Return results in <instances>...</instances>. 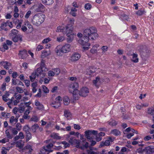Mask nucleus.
Returning a JSON list of instances; mask_svg holds the SVG:
<instances>
[{
    "label": "nucleus",
    "mask_w": 154,
    "mask_h": 154,
    "mask_svg": "<svg viewBox=\"0 0 154 154\" xmlns=\"http://www.w3.org/2000/svg\"><path fill=\"white\" fill-rule=\"evenodd\" d=\"M16 89L17 92L20 93H22L24 92L22 88L19 87H17L16 88Z\"/></svg>",
    "instance_id": "52"
},
{
    "label": "nucleus",
    "mask_w": 154,
    "mask_h": 154,
    "mask_svg": "<svg viewBox=\"0 0 154 154\" xmlns=\"http://www.w3.org/2000/svg\"><path fill=\"white\" fill-rule=\"evenodd\" d=\"M115 121V120H110L108 122L109 124L112 126H115L116 125Z\"/></svg>",
    "instance_id": "50"
},
{
    "label": "nucleus",
    "mask_w": 154,
    "mask_h": 154,
    "mask_svg": "<svg viewBox=\"0 0 154 154\" xmlns=\"http://www.w3.org/2000/svg\"><path fill=\"white\" fill-rule=\"evenodd\" d=\"M45 18V16L43 14H36L33 17L32 22L35 24L40 25L44 22Z\"/></svg>",
    "instance_id": "3"
},
{
    "label": "nucleus",
    "mask_w": 154,
    "mask_h": 154,
    "mask_svg": "<svg viewBox=\"0 0 154 154\" xmlns=\"http://www.w3.org/2000/svg\"><path fill=\"white\" fill-rule=\"evenodd\" d=\"M61 143L64 145L63 147L65 149L69 146V144L66 141H62Z\"/></svg>",
    "instance_id": "49"
},
{
    "label": "nucleus",
    "mask_w": 154,
    "mask_h": 154,
    "mask_svg": "<svg viewBox=\"0 0 154 154\" xmlns=\"http://www.w3.org/2000/svg\"><path fill=\"white\" fill-rule=\"evenodd\" d=\"M18 55L20 58L22 59H25L28 56L27 52L24 49L20 51Z\"/></svg>",
    "instance_id": "12"
},
{
    "label": "nucleus",
    "mask_w": 154,
    "mask_h": 154,
    "mask_svg": "<svg viewBox=\"0 0 154 154\" xmlns=\"http://www.w3.org/2000/svg\"><path fill=\"white\" fill-rule=\"evenodd\" d=\"M113 140L110 137L109 140H106L104 142H102L100 146H108L110 144V142H112Z\"/></svg>",
    "instance_id": "20"
},
{
    "label": "nucleus",
    "mask_w": 154,
    "mask_h": 154,
    "mask_svg": "<svg viewBox=\"0 0 154 154\" xmlns=\"http://www.w3.org/2000/svg\"><path fill=\"white\" fill-rule=\"evenodd\" d=\"M80 54L77 53H75L72 54L70 58V60L72 61L78 60L80 58Z\"/></svg>",
    "instance_id": "16"
},
{
    "label": "nucleus",
    "mask_w": 154,
    "mask_h": 154,
    "mask_svg": "<svg viewBox=\"0 0 154 154\" xmlns=\"http://www.w3.org/2000/svg\"><path fill=\"white\" fill-rule=\"evenodd\" d=\"M37 85V83L36 82H33L32 84V92L34 93H35L37 91V89L36 88Z\"/></svg>",
    "instance_id": "29"
},
{
    "label": "nucleus",
    "mask_w": 154,
    "mask_h": 154,
    "mask_svg": "<svg viewBox=\"0 0 154 154\" xmlns=\"http://www.w3.org/2000/svg\"><path fill=\"white\" fill-rule=\"evenodd\" d=\"M89 92L88 88L86 87H83L81 89L80 92L81 95L83 97H86L88 95Z\"/></svg>",
    "instance_id": "15"
},
{
    "label": "nucleus",
    "mask_w": 154,
    "mask_h": 154,
    "mask_svg": "<svg viewBox=\"0 0 154 154\" xmlns=\"http://www.w3.org/2000/svg\"><path fill=\"white\" fill-rule=\"evenodd\" d=\"M38 127L39 126L38 124H35L32 126L31 129L33 132H35Z\"/></svg>",
    "instance_id": "38"
},
{
    "label": "nucleus",
    "mask_w": 154,
    "mask_h": 154,
    "mask_svg": "<svg viewBox=\"0 0 154 154\" xmlns=\"http://www.w3.org/2000/svg\"><path fill=\"white\" fill-rule=\"evenodd\" d=\"M64 104L66 105H68L69 103V100L68 97H65L63 100Z\"/></svg>",
    "instance_id": "40"
},
{
    "label": "nucleus",
    "mask_w": 154,
    "mask_h": 154,
    "mask_svg": "<svg viewBox=\"0 0 154 154\" xmlns=\"http://www.w3.org/2000/svg\"><path fill=\"white\" fill-rule=\"evenodd\" d=\"M73 27L71 24L67 25L65 27V30L66 33V36L67 37H70L72 36V32L73 30Z\"/></svg>",
    "instance_id": "8"
},
{
    "label": "nucleus",
    "mask_w": 154,
    "mask_h": 154,
    "mask_svg": "<svg viewBox=\"0 0 154 154\" xmlns=\"http://www.w3.org/2000/svg\"><path fill=\"white\" fill-rule=\"evenodd\" d=\"M96 140L97 142L100 141L102 139V137L99 134H97L96 135Z\"/></svg>",
    "instance_id": "59"
},
{
    "label": "nucleus",
    "mask_w": 154,
    "mask_h": 154,
    "mask_svg": "<svg viewBox=\"0 0 154 154\" xmlns=\"http://www.w3.org/2000/svg\"><path fill=\"white\" fill-rule=\"evenodd\" d=\"M6 84L5 83H3L1 87V89L3 91H4L6 89Z\"/></svg>",
    "instance_id": "63"
},
{
    "label": "nucleus",
    "mask_w": 154,
    "mask_h": 154,
    "mask_svg": "<svg viewBox=\"0 0 154 154\" xmlns=\"http://www.w3.org/2000/svg\"><path fill=\"white\" fill-rule=\"evenodd\" d=\"M31 120L32 121L37 122L38 121V119L36 116H33L31 119Z\"/></svg>",
    "instance_id": "60"
},
{
    "label": "nucleus",
    "mask_w": 154,
    "mask_h": 154,
    "mask_svg": "<svg viewBox=\"0 0 154 154\" xmlns=\"http://www.w3.org/2000/svg\"><path fill=\"white\" fill-rule=\"evenodd\" d=\"M0 65L3 66L4 68L8 70L11 66V64L9 62L7 61H3L0 62Z\"/></svg>",
    "instance_id": "14"
},
{
    "label": "nucleus",
    "mask_w": 154,
    "mask_h": 154,
    "mask_svg": "<svg viewBox=\"0 0 154 154\" xmlns=\"http://www.w3.org/2000/svg\"><path fill=\"white\" fill-rule=\"evenodd\" d=\"M42 88L43 91L45 93H48L49 92V91L47 87L45 85H42Z\"/></svg>",
    "instance_id": "53"
},
{
    "label": "nucleus",
    "mask_w": 154,
    "mask_h": 154,
    "mask_svg": "<svg viewBox=\"0 0 154 154\" xmlns=\"http://www.w3.org/2000/svg\"><path fill=\"white\" fill-rule=\"evenodd\" d=\"M131 55L132 57L131 60L134 63H137L139 60V59L138 58V55L137 54L133 53Z\"/></svg>",
    "instance_id": "21"
},
{
    "label": "nucleus",
    "mask_w": 154,
    "mask_h": 154,
    "mask_svg": "<svg viewBox=\"0 0 154 154\" xmlns=\"http://www.w3.org/2000/svg\"><path fill=\"white\" fill-rule=\"evenodd\" d=\"M40 75L41 77H42V75L39 74L38 72H37V71L36 72L32 73L31 75L29 76L30 80L31 82H33L34 81L35 79L36 78V76H39Z\"/></svg>",
    "instance_id": "17"
},
{
    "label": "nucleus",
    "mask_w": 154,
    "mask_h": 154,
    "mask_svg": "<svg viewBox=\"0 0 154 154\" xmlns=\"http://www.w3.org/2000/svg\"><path fill=\"white\" fill-rule=\"evenodd\" d=\"M42 3L45 5H49L54 2L53 0H41Z\"/></svg>",
    "instance_id": "24"
},
{
    "label": "nucleus",
    "mask_w": 154,
    "mask_h": 154,
    "mask_svg": "<svg viewBox=\"0 0 154 154\" xmlns=\"http://www.w3.org/2000/svg\"><path fill=\"white\" fill-rule=\"evenodd\" d=\"M97 131L95 130H88L85 132L86 137L87 139L91 140L94 137L93 135H96L97 134Z\"/></svg>",
    "instance_id": "6"
},
{
    "label": "nucleus",
    "mask_w": 154,
    "mask_h": 154,
    "mask_svg": "<svg viewBox=\"0 0 154 154\" xmlns=\"http://www.w3.org/2000/svg\"><path fill=\"white\" fill-rule=\"evenodd\" d=\"M101 49L102 51V53L104 54L108 51V47L106 46H103L102 47Z\"/></svg>",
    "instance_id": "43"
},
{
    "label": "nucleus",
    "mask_w": 154,
    "mask_h": 154,
    "mask_svg": "<svg viewBox=\"0 0 154 154\" xmlns=\"http://www.w3.org/2000/svg\"><path fill=\"white\" fill-rule=\"evenodd\" d=\"M75 139L74 137H69V138L68 139V141L69 143L71 144H72L75 143Z\"/></svg>",
    "instance_id": "39"
},
{
    "label": "nucleus",
    "mask_w": 154,
    "mask_h": 154,
    "mask_svg": "<svg viewBox=\"0 0 154 154\" xmlns=\"http://www.w3.org/2000/svg\"><path fill=\"white\" fill-rule=\"evenodd\" d=\"M9 139L7 138H5L1 140V143H5L6 142H9Z\"/></svg>",
    "instance_id": "61"
},
{
    "label": "nucleus",
    "mask_w": 154,
    "mask_h": 154,
    "mask_svg": "<svg viewBox=\"0 0 154 154\" xmlns=\"http://www.w3.org/2000/svg\"><path fill=\"white\" fill-rule=\"evenodd\" d=\"M96 28L91 27L85 29L83 32V35L84 37L87 38V39L94 40L98 36Z\"/></svg>",
    "instance_id": "1"
},
{
    "label": "nucleus",
    "mask_w": 154,
    "mask_h": 154,
    "mask_svg": "<svg viewBox=\"0 0 154 154\" xmlns=\"http://www.w3.org/2000/svg\"><path fill=\"white\" fill-rule=\"evenodd\" d=\"M16 146L20 149L23 148V144L22 143L21 140L17 141L16 142Z\"/></svg>",
    "instance_id": "31"
},
{
    "label": "nucleus",
    "mask_w": 154,
    "mask_h": 154,
    "mask_svg": "<svg viewBox=\"0 0 154 154\" xmlns=\"http://www.w3.org/2000/svg\"><path fill=\"white\" fill-rule=\"evenodd\" d=\"M89 39H87V38L85 37L82 38H79L78 40V42L82 46H90V44L88 42Z\"/></svg>",
    "instance_id": "9"
},
{
    "label": "nucleus",
    "mask_w": 154,
    "mask_h": 154,
    "mask_svg": "<svg viewBox=\"0 0 154 154\" xmlns=\"http://www.w3.org/2000/svg\"><path fill=\"white\" fill-rule=\"evenodd\" d=\"M11 130L13 134L14 135H16L18 133V130L15 128H12Z\"/></svg>",
    "instance_id": "51"
},
{
    "label": "nucleus",
    "mask_w": 154,
    "mask_h": 154,
    "mask_svg": "<svg viewBox=\"0 0 154 154\" xmlns=\"http://www.w3.org/2000/svg\"><path fill=\"white\" fill-rule=\"evenodd\" d=\"M53 70L54 74L57 75H58L60 72V69L58 68L54 69Z\"/></svg>",
    "instance_id": "58"
},
{
    "label": "nucleus",
    "mask_w": 154,
    "mask_h": 154,
    "mask_svg": "<svg viewBox=\"0 0 154 154\" xmlns=\"http://www.w3.org/2000/svg\"><path fill=\"white\" fill-rule=\"evenodd\" d=\"M9 96V93L6 92L5 95L2 96V99L5 102H7L9 99L8 97Z\"/></svg>",
    "instance_id": "34"
},
{
    "label": "nucleus",
    "mask_w": 154,
    "mask_h": 154,
    "mask_svg": "<svg viewBox=\"0 0 154 154\" xmlns=\"http://www.w3.org/2000/svg\"><path fill=\"white\" fill-rule=\"evenodd\" d=\"M30 128L28 126H25L23 128V130L26 132V133L29 132Z\"/></svg>",
    "instance_id": "48"
},
{
    "label": "nucleus",
    "mask_w": 154,
    "mask_h": 154,
    "mask_svg": "<svg viewBox=\"0 0 154 154\" xmlns=\"http://www.w3.org/2000/svg\"><path fill=\"white\" fill-rule=\"evenodd\" d=\"M51 137L54 139L59 140L61 139V137L58 135V134L55 133H53L51 135Z\"/></svg>",
    "instance_id": "30"
},
{
    "label": "nucleus",
    "mask_w": 154,
    "mask_h": 154,
    "mask_svg": "<svg viewBox=\"0 0 154 154\" xmlns=\"http://www.w3.org/2000/svg\"><path fill=\"white\" fill-rule=\"evenodd\" d=\"M64 39V38L63 36H61L57 37V41L59 42H60L63 41Z\"/></svg>",
    "instance_id": "55"
},
{
    "label": "nucleus",
    "mask_w": 154,
    "mask_h": 154,
    "mask_svg": "<svg viewBox=\"0 0 154 154\" xmlns=\"http://www.w3.org/2000/svg\"><path fill=\"white\" fill-rule=\"evenodd\" d=\"M31 14V11H29L26 13V14L25 17L26 19H28L29 17V16Z\"/></svg>",
    "instance_id": "62"
},
{
    "label": "nucleus",
    "mask_w": 154,
    "mask_h": 154,
    "mask_svg": "<svg viewBox=\"0 0 154 154\" xmlns=\"http://www.w3.org/2000/svg\"><path fill=\"white\" fill-rule=\"evenodd\" d=\"M21 37L20 35H16L12 38V40L14 42H17L19 40H21Z\"/></svg>",
    "instance_id": "28"
},
{
    "label": "nucleus",
    "mask_w": 154,
    "mask_h": 154,
    "mask_svg": "<svg viewBox=\"0 0 154 154\" xmlns=\"http://www.w3.org/2000/svg\"><path fill=\"white\" fill-rule=\"evenodd\" d=\"M80 141L79 140H77L75 139V143L77 144L76 146V147L77 148H80L82 149H83V148L82 147V146H81L80 145Z\"/></svg>",
    "instance_id": "35"
},
{
    "label": "nucleus",
    "mask_w": 154,
    "mask_h": 154,
    "mask_svg": "<svg viewBox=\"0 0 154 154\" xmlns=\"http://www.w3.org/2000/svg\"><path fill=\"white\" fill-rule=\"evenodd\" d=\"M69 87L70 88H72L73 90H78L79 87V85L77 82H75L72 83L70 84Z\"/></svg>",
    "instance_id": "22"
},
{
    "label": "nucleus",
    "mask_w": 154,
    "mask_h": 154,
    "mask_svg": "<svg viewBox=\"0 0 154 154\" xmlns=\"http://www.w3.org/2000/svg\"><path fill=\"white\" fill-rule=\"evenodd\" d=\"M26 133V141L27 142L29 140L31 139L32 137V134L30 133V132H27Z\"/></svg>",
    "instance_id": "42"
},
{
    "label": "nucleus",
    "mask_w": 154,
    "mask_h": 154,
    "mask_svg": "<svg viewBox=\"0 0 154 154\" xmlns=\"http://www.w3.org/2000/svg\"><path fill=\"white\" fill-rule=\"evenodd\" d=\"M146 12L144 9L138 10L136 12V14L138 16H140L143 15Z\"/></svg>",
    "instance_id": "32"
},
{
    "label": "nucleus",
    "mask_w": 154,
    "mask_h": 154,
    "mask_svg": "<svg viewBox=\"0 0 154 154\" xmlns=\"http://www.w3.org/2000/svg\"><path fill=\"white\" fill-rule=\"evenodd\" d=\"M51 40V38H46L44 39L42 41V43L44 45L46 44H48V43L50 42Z\"/></svg>",
    "instance_id": "44"
},
{
    "label": "nucleus",
    "mask_w": 154,
    "mask_h": 154,
    "mask_svg": "<svg viewBox=\"0 0 154 154\" xmlns=\"http://www.w3.org/2000/svg\"><path fill=\"white\" fill-rule=\"evenodd\" d=\"M51 140L46 141V143H49V144L43 147V149L41 151L42 153L43 154L45 153L44 151L48 152H51L53 151L52 149L53 146V144L51 143Z\"/></svg>",
    "instance_id": "5"
},
{
    "label": "nucleus",
    "mask_w": 154,
    "mask_h": 154,
    "mask_svg": "<svg viewBox=\"0 0 154 154\" xmlns=\"http://www.w3.org/2000/svg\"><path fill=\"white\" fill-rule=\"evenodd\" d=\"M35 105L37 106V108L39 109H42L43 108V105L41 104L39 101L35 100Z\"/></svg>",
    "instance_id": "25"
},
{
    "label": "nucleus",
    "mask_w": 154,
    "mask_h": 154,
    "mask_svg": "<svg viewBox=\"0 0 154 154\" xmlns=\"http://www.w3.org/2000/svg\"><path fill=\"white\" fill-rule=\"evenodd\" d=\"M1 114L3 117L5 118H7L10 116V114L9 113L2 112Z\"/></svg>",
    "instance_id": "46"
},
{
    "label": "nucleus",
    "mask_w": 154,
    "mask_h": 154,
    "mask_svg": "<svg viewBox=\"0 0 154 154\" xmlns=\"http://www.w3.org/2000/svg\"><path fill=\"white\" fill-rule=\"evenodd\" d=\"M144 106V105L143 104H141V105L138 104L136 106V107L138 109H140L142 108Z\"/></svg>",
    "instance_id": "64"
},
{
    "label": "nucleus",
    "mask_w": 154,
    "mask_h": 154,
    "mask_svg": "<svg viewBox=\"0 0 154 154\" xmlns=\"http://www.w3.org/2000/svg\"><path fill=\"white\" fill-rule=\"evenodd\" d=\"M41 63H38L37 65L36 66H40V68H38L37 69V72H38L39 74L42 75V77H44L45 75V72L48 70V69L45 66V60H42L41 61Z\"/></svg>",
    "instance_id": "4"
},
{
    "label": "nucleus",
    "mask_w": 154,
    "mask_h": 154,
    "mask_svg": "<svg viewBox=\"0 0 154 154\" xmlns=\"http://www.w3.org/2000/svg\"><path fill=\"white\" fill-rule=\"evenodd\" d=\"M18 31L16 29H13L11 30V35L13 36L14 35L15 36L17 35Z\"/></svg>",
    "instance_id": "54"
},
{
    "label": "nucleus",
    "mask_w": 154,
    "mask_h": 154,
    "mask_svg": "<svg viewBox=\"0 0 154 154\" xmlns=\"http://www.w3.org/2000/svg\"><path fill=\"white\" fill-rule=\"evenodd\" d=\"M16 129L18 131H20L21 129V126L20 123H17L16 125Z\"/></svg>",
    "instance_id": "57"
},
{
    "label": "nucleus",
    "mask_w": 154,
    "mask_h": 154,
    "mask_svg": "<svg viewBox=\"0 0 154 154\" xmlns=\"http://www.w3.org/2000/svg\"><path fill=\"white\" fill-rule=\"evenodd\" d=\"M104 81L103 79L97 77H96V79L93 81V82L97 87L98 88L101 83Z\"/></svg>",
    "instance_id": "13"
},
{
    "label": "nucleus",
    "mask_w": 154,
    "mask_h": 154,
    "mask_svg": "<svg viewBox=\"0 0 154 154\" xmlns=\"http://www.w3.org/2000/svg\"><path fill=\"white\" fill-rule=\"evenodd\" d=\"M144 150L146 153H154V147L148 146L145 147Z\"/></svg>",
    "instance_id": "18"
},
{
    "label": "nucleus",
    "mask_w": 154,
    "mask_h": 154,
    "mask_svg": "<svg viewBox=\"0 0 154 154\" xmlns=\"http://www.w3.org/2000/svg\"><path fill=\"white\" fill-rule=\"evenodd\" d=\"M124 109H123V107H121V112L122 113V117L123 119H128V117L126 116V114L125 113V111H124Z\"/></svg>",
    "instance_id": "37"
},
{
    "label": "nucleus",
    "mask_w": 154,
    "mask_h": 154,
    "mask_svg": "<svg viewBox=\"0 0 154 154\" xmlns=\"http://www.w3.org/2000/svg\"><path fill=\"white\" fill-rule=\"evenodd\" d=\"M19 116L18 114V116L17 115L15 118L14 116H11L9 120V123L12 125H14L17 122Z\"/></svg>",
    "instance_id": "11"
},
{
    "label": "nucleus",
    "mask_w": 154,
    "mask_h": 154,
    "mask_svg": "<svg viewBox=\"0 0 154 154\" xmlns=\"http://www.w3.org/2000/svg\"><path fill=\"white\" fill-rule=\"evenodd\" d=\"M148 114H150L154 117V107L148 108Z\"/></svg>",
    "instance_id": "33"
},
{
    "label": "nucleus",
    "mask_w": 154,
    "mask_h": 154,
    "mask_svg": "<svg viewBox=\"0 0 154 154\" xmlns=\"http://www.w3.org/2000/svg\"><path fill=\"white\" fill-rule=\"evenodd\" d=\"M73 96L75 100H77L79 97L81 96L80 91L78 90H75L73 91Z\"/></svg>",
    "instance_id": "19"
},
{
    "label": "nucleus",
    "mask_w": 154,
    "mask_h": 154,
    "mask_svg": "<svg viewBox=\"0 0 154 154\" xmlns=\"http://www.w3.org/2000/svg\"><path fill=\"white\" fill-rule=\"evenodd\" d=\"M71 47L70 45L66 44L63 45L61 48L57 47L55 49L57 54L59 56L62 55V53H66L70 51Z\"/></svg>",
    "instance_id": "2"
},
{
    "label": "nucleus",
    "mask_w": 154,
    "mask_h": 154,
    "mask_svg": "<svg viewBox=\"0 0 154 154\" xmlns=\"http://www.w3.org/2000/svg\"><path fill=\"white\" fill-rule=\"evenodd\" d=\"M91 6L89 3L86 4L85 6V8L86 9L89 10L91 8Z\"/></svg>",
    "instance_id": "56"
},
{
    "label": "nucleus",
    "mask_w": 154,
    "mask_h": 154,
    "mask_svg": "<svg viewBox=\"0 0 154 154\" xmlns=\"http://www.w3.org/2000/svg\"><path fill=\"white\" fill-rule=\"evenodd\" d=\"M64 28L63 26H58L57 27V30H56L57 32H63L64 29Z\"/></svg>",
    "instance_id": "45"
},
{
    "label": "nucleus",
    "mask_w": 154,
    "mask_h": 154,
    "mask_svg": "<svg viewBox=\"0 0 154 154\" xmlns=\"http://www.w3.org/2000/svg\"><path fill=\"white\" fill-rule=\"evenodd\" d=\"M25 25L28 27V28L30 29L31 31L33 30L32 26L28 22H26L25 23Z\"/></svg>",
    "instance_id": "41"
},
{
    "label": "nucleus",
    "mask_w": 154,
    "mask_h": 154,
    "mask_svg": "<svg viewBox=\"0 0 154 154\" xmlns=\"http://www.w3.org/2000/svg\"><path fill=\"white\" fill-rule=\"evenodd\" d=\"M23 152H25V154H31L33 151L32 146L28 144L23 148Z\"/></svg>",
    "instance_id": "10"
},
{
    "label": "nucleus",
    "mask_w": 154,
    "mask_h": 154,
    "mask_svg": "<svg viewBox=\"0 0 154 154\" xmlns=\"http://www.w3.org/2000/svg\"><path fill=\"white\" fill-rule=\"evenodd\" d=\"M15 97H12L11 99H9L8 100L9 101L7 103V105H9L10 104L13 103V101Z\"/></svg>",
    "instance_id": "47"
},
{
    "label": "nucleus",
    "mask_w": 154,
    "mask_h": 154,
    "mask_svg": "<svg viewBox=\"0 0 154 154\" xmlns=\"http://www.w3.org/2000/svg\"><path fill=\"white\" fill-rule=\"evenodd\" d=\"M5 134L7 138L8 139H11L13 137L12 134L10 133L9 130L8 129L6 130L5 131Z\"/></svg>",
    "instance_id": "26"
},
{
    "label": "nucleus",
    "mask_w": 154,
    "mask_h": 154,
    "mask_svg": "<svg viewBox=\"0 0 154 154\" xmlns=\"http://www.w3.org/2000/svg\"><path fill=\"white\" fill-rule=\"evenodd\" d=\"M64 115L68 119H70L72 116L71 113L68 110H65L64 111Z\"/></svg>",
    "instance_id": "27"
},
{
    "label": "nucleus",
    "mask_w": 154,
    "mask_h": 154,
    "mask_svg": "<svg viewBox=\"0 0 154 154\" xmlns=\"http://www.w3.org/2000/svg\"><path fill=\"white\" fill-rule=\"evenodd\" d=\"M62 100L61 97L58 96L55 98V101L52 102V106L55 108H57L60 106V102Z\"/></svg>",
    "instance_id": "7"
},
{
    "label": "nucleus",
    "mask_w": 154,
    "mask_h": 154,
    "mask_svg": "<svg viewBox=\"0 0 154 154\" xmlns=\"http://www.w3.org/2000/svg\"><path fill=\"white\" fill-rule=\"evenodd\" d=\"M121 17L122 20L127 21L128 20V19L129 18L128 16L124 13L121 15Z\"/></svg>",
    "instance_id": "36"
},
{
    "label": "nucleus",
    "mask_w": 154,
    "mask_h": 154,
    "mask_svg": "<svg viewBox=\"0 0 154 154\" xmlns=\"http://www.w3.org/2000/svg\"><path fill=\"white\" fill-rule=\"evenodd\" d=\"M45 9V6L42 4L40 3L38 5V8L36 9L37 12H42Z\"/></svg>",
    "instance_id": "23"
}]
</instances>
